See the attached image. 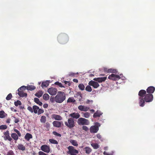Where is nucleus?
I'll return each mask as SVG.
<instances>
[{
  "label": "nucleus",
  "instance_id": "obj_1",
  "mask_svg": "<svg viewBox=\"0 0 155 155\" xmlns=\"http://www.w3.org/2000/svg\"><path fill=\"white\" fill-rule=\"evenodd\" d=\"M58 41L60 43L65 44L68 42L69 38L66 34L62 33L59 35L57 37Z\"/></svg>",
  "mask_w": 155,
  "mask_h": 155
},
{
  "label": "nucleus",
  "instance_id": "obj_2",
  "mask_svg": "<svg viewBox=\"0 0 155 155\" xmlns=\"http://www.w3.org/2000/svg\"><path fill=\"white\" fill-rule=\"evenodd\" d=\"M26 86H22L18 89V94L20 97H26L27 94Z\"/></svg>",
  "mask_w": 155,
  "mask_h": 155
},
{
  "label": "nucleus",
  "instance_id": "obj_3",
  "mask_svg": "<svg viewBox=\"0 0 155 155\" xmlns=\"http://www.w3.org/2000/svg\"><path fill=\"white\" fill-rule=\"evenodd\" d=\"M94 126H91L90 128V132L91 133H96L99 130V127L101 126L100 124L97 122L94 123Z\"/></svg>",
  "mask_w": 155,
  "mask_h": 155
},
{
  "label": "nucleus",
  "instance_id": "obj_4",
  "mask_svg": "<svg viewBox=\"0 0 155 155\" xmlns=\"http://www.w3.org/2000/svg\"><path fill=\"white\" fill-rule=\"evenodd\" d=\"M155 91V88L153 86L148 87L146 90L147 94L145 97H153L152 94Z\"/></svg>",
  "mask_w": 155,
  "mask_h": 155
},
{
  "label": "nucleus",
  "instance_id": "obj_5",
  "mask_svg": "<svg viewBox=\"0 0 155 155\" xmlns=\"http://www.w3.org/2000/svg\"><path fill=\"white\" fill-rule=\"evenodd\" d=\"M65 125L68 127L71 128L75 126L74 122L73 119L70 118L67 121L64 123Z\"/></svg>",
  "mask_w": 155,
  "mask_h": 155
},
{
  "label": "nucleus",
  "instance_id": "obj_6",
  "mask_svg": "<svg viewBox=\"0 0 155 155\" xmlns=\"http://www.w3.org/2000/svg\"><path fill=\"white\" fill-rule=\"evenodd\" d=\"M77 123L79 125H88L90 124L88 120L82 117L78 119Z\"/></svg>",
  "mask_w": 155,
  "mask_h": 155
},
{
  "label": "nucleus",
  "instance_id": "obj_7",
  "mask_svg": "<svg viewBox=\"0 0 155 155\" xmlns=\"http://www.w3.org/2000/svg\"><path fill=\"white\" fill-rule=\"evenodd\" d=\"M68 148V153L71 155H77V154L79 152L78 151L75 149L73 146H69Z\"/></svg>",
  "mask_w": 155,
  "mask_h": 155
},
{
  "label": "nucleus",
  "instance_id": "obj_8",
  "mask_svg": "<svg viewBox=\"0 0 155 155\" xmlns=\"http://www.w3.org/2000/svg\"><path fill=\"white\" fill-rule=\"evenodd\" d=\"M108 78L113 81H117L120 79V77L118 75L112 74L109 76Z\"/></svg>",
  "mask_w": 155,
  "mask_h": 155
},
{
  "label": "nucleus",
  "instance_id": "obj_9",
  "mask_svg": "<svg viewBox=\"0 0 155 155\" xmlns=\"http://www.w3.org/2000/svg\"><path fill=\"white\" fill-rule=\"evenodd\" d=\"M57 91L56 88L53 87H50L48 90V93L51 95H55L57 93Z\"/></svg>",
  "mask_w": 155,
  "mask_h": 155
},
{
  "label": "nucleus",
  "instance_id": "obj_10",
  "mask_svg": "<svg viewBox=\"0 0 155 155\" xmlns=\"http://www.w3.org/2000/svg\"><path fill=\"white\" fill-rule=\"evenodd\" d=\"M41 149L42 151L47 153H48L50 152V147L45 144L41 146Z\"/></svg>",
  "mask_w": 155,
  "mask_h": 155
},
{
  "label": "nucleus",
  "instance_id": "obj_11",
  "mask_svg": "<svg viewBox=\"0 0 155 155\" xmlns=\"http://www.w3.org/2000/svg\"><path fill=\"white\" fill-rule=\"evenodd\" d=\"M78 109L81 111L86 112L89 110V107L86 106L80 105L78 107Z\"/></svg>",
  "mask_w": 155,
  "mask_h": 155
},
{
  "label": "nucleus",
  "instance_id": "obj_12",
  "mask_svg": "<svg viewBox=\"0 0 155 155\" xmlns=\"http://www.w3.org/2000/svg\"><path fill=\"white\" fill-rule=\"evenodd\" d=\"M88 84L90 86H92L95 88H96L99 86V85L97 82L92 80L89 81Z\"/></svg>",
  "mask_w": 155,
  "mask_h": 155
},
{
  "label": "nucleus",
  "instance_id": "obj_13",
  "mask_svg": "<svg viewBox=\"0 0 155 155\" xmlns=\"http://www.w3.org/2000/svg\"><path fill=\"white\" fill-rule=\"evenodd\" d=\"M107 77H105L101 78H94L93 80L95 81L98 82L99 83H101L107 79Z\"/></svg>",
  "mask_w": 155,
  "mask_h": 155
},
{
  "label": "nucleus",
  "instance_id": "obj_14",
  "mask_svg": "<svg viewBox=\"0 0 155 155\" xmlns=\"http://www.w3.org/2000/svg\"><path fill=\"white\" fill-rule=\"evenodd\" d=\"M51 117L52 118L58 120H61L62 119V118L61 116L56 114H52Z\"/></svg>",
  "mask_w": 155,
  "mask_h": 155
},
{
  "label": "nucleus",
  "instance_id": "obj_15",
  "mask_svg": "<svg viewBox=\"0 0 155 155\" xmlns=\"http://www.w3.org/2000/svg\"><path fill=\"white\" fill-rule=\"evenodd\" d=\"M147 94V91L144 90H141L139 92L138 95L140 97H145Z\"/></svg>",
  "mask_w": 155,
  "mask_h": 155
},
{
  "label": "nucleus",
  "instance_id": "obj_16",
  "mask_svg": "<svg viewBox=\"0 0 155 155\" xmlns=\"http://www.w3.org/2000/svg\"><path fill=\"white\" fill-rule=\"evenodd\" d=\"M4 138L5 140H8L9 141H11L12 140V138L9 136L8 131H7L4 133Z\"/></svg>",
  "mask_w": 155,
  "mask_h": 155
},
{
  "label": "nucleus",
  "instance_id": "obj_17",
  "mask_svg": "<svg viewBox=\"0 0 155 155\" xmlns=\"http://www.w3.org/2000/svg\"><path fill=\"white\" fill-rule=\"evenodd\" d=\"M52 124L54 126L57 127H61V124H62V122L54 121L53 122Z\"/></svg>",
  "mask_w": 155,
  "mask_h": 155
},
{
  "label": "nucleus",
  "instance_id": "obj_18",
  "mask_svg": "<svg viewBox=\"0 0 155 155\" xmlns=\"http://www.w3.org/2000/svg\"><path fill=\"white\" fill-rule=\"evenodd\" d=\"M27 91H32L36 89V87L33 85H28L26 86Z\"/></svg>",
  "mask_w": 155,
  "mask_h": 155
},
{
  "label": "nucleus",
  "instance_id": "obj_19",
  "mask_svg": "<svg viewBox=\"0 0 155 155\" xmlns=\"http://www.w3.org/2000/svg\"><path fill=\"white\" fill-rule=\"evenodd\" d=\"M69 116L74 118L78 119L80 115L78 113H74L69 114Z\"/></svg>",
  "mask_w": 155,
  "mask_h": 155
},
{
  "label": "nucleus",
  "instance_id": "obj_20",
  "mask_svg": "<svg viewBox=\"0 0 155 155\" xmlns=\"http://www.w3.org/2000/svg\"><path fill=\"white\" fill-rule=\"evenodd\" d=\"M84 150L86 153L87 154H90L92 151V149L90 147H85Z\"/></svg>",
  "mask_w": 155,
  "mask_h": 155
},
{
  "label": "nucleus",
  "instance_id": "obj_21",
  "mask_svg": "<svg viewBox=\"0 0 155 155\" xmlns=\"http://www.w3.org/2000/svg\"><path fill=\"white\" fill-rule=\"evenodd\" d=\"M102 114L103 113H102L101 111L97 110L94 113L93 115V117L94 118H95L97 117H99L102 115Z\"/></svg>",
  "mask_w": 155,
  "mask_h": 155
},
{
  "label": "nucleus",
  "instance_id": "obj_22",
  "mask_svg": "<svg viewBox=\"0 0 155 155\" xmlns=\"http://www.w3.org/2000/svg\"><path fill=\"white\" fill-rule=\"evenodd\" d=\"M44 92L41 90H39L34 94L37 97H41L43 94Z\"/></svg>",
  "mask_w": 155,
  "mask_h": 155
},
{
  "label": "nucleus",
  "instance_id": "obj_23",
  "mask_svg": "<svg viewBox=\"0 0 155 155\" xmlns=\"http://www.w3.org/2000/svg\"><path fill=\"white\" fill-rule=\"evenodd\" d=\"M18 149L22 151H24L26 149L25 147L21 144H19L17 146Z\"/></svg>",
  "mask_w": 155,
  "mask_h": 155
},
{
  "label": "nucleus",
  "instance_id": "obj_24",
  "mask_svg": "<svg viewBox=\"0 0 155 155\" xmlns=\"http://www.w3.org/2000/svg\"><path fill=\"white\" fill-rule=\"evenodd\" d=\"M50 82L48 81H45L43 82H42L41 86L42 88L44 87H48L49 85V84Z\"/></svg>",
  "mask_w": 155,
  "mask_h": 155
},
{
  "label": "nucleus",
  "instance_id": "obj_25",
  "mask_svg": "<svg viewBox=\"0 0 155 155\" xmlns=\"http://www.w3.org/2000/svg\"><path fill=\"white\" fill-rule=\"evenodd\" d=\"M32 137V135L29 133H27L25 136V138L28 141Z\"/></svg>",
  "mask_w": 155,
  "mask_h": 155
},
{
  "label": "nucleus",
  "instance_id": "obj_26",
  "mask_svg": "<svg viewBox=\"0 0 155 155\" xmlns=\"http://www.w3.org/2000/svg\"><path fill=\"white\" fill-rule=\"evenodd\" d=\"M7 115L4 111H0V118H4L6 117Z\"/></svg>",
  "mask_w": 155,
  "mask_h": 155
},
{
  "label": "nucleus",
  "instance_id": "obj_27",
  "mask_svg": "<svg viewBox=\"0 0 155 155\" xmlns=\"http://www.w3.org/2000/svg\"><path fill=\"white\" fill-rule=\"evenodd\" d=\"M11 137L15 140H17L18 139V134L15 133H12L11 134Z\"/></svg>",
  "mask_w": 155,
  "mask_h": 155
},
{
  "label": "nucleus",
  "instance_id": "obj_28",
  "mask_svg": "<svg viewBox=\"0 0 155 155\" xmlns=\"http://www.w3.org/2000/svg\"><path fill=\"white\" fill-rule=\"evenodd\" d=\"M64 100H65V97L56 98L55 101L58 103H61Z\"/></svg>",
  "mask_w": 155,
  "mask_h": 155
},
{
  "label": "nucleus",
  "instance_id": "obj_29",
  "mask_svg": "<svg viewBox=\"0 0 155 155\" xmlns=\"http://www.w3.org/2000/svg\"><path fill=\"white\" fill-rule=\"evenodd\" d=\"M55 97H65L64 93L63 92L61 91H58L57 94Z\"/></svg>",
  "mask_w": 155,
  "mask_h": 155
},
{
  "label": "nucleus",
  "instance_id": "obj_30",
  "mask_svg": "<svg viewBox=\"0 0 155 155\" xmlns=\"http://www.w3.org/2000/svg\"><path fill=\"white\" fill-rule=\"evenodd\" d=\"M33 111L35 114L38 113V109H39V107L36 105L33 106Z\"/></svg>",
  "mask_w": 155,
  "mask_h": 155
},
{
  "label": "nucleus",
  "instance_id": "obj_31",
  "mask_svg": "<svg viewBox=\"0 0 155 155\" xmlns=\"http://www.w3.org/2000/svg\"><path fill=\"white\" fill-rule=\"evenodd\" d=\"M82 116L86 118H88L90 116V114L89 113L86 112L85 113H82Z\"/></svg>",
  "mask_w": 155,
  "mask_h": 155
},
{
  "label": "nucleus",
  "instance_id": "obj_32",
  "mask_svg": "<svg viewBox=\"0 0 155 155\" xmlns=\"http://www.w3.org/2000/svg\"><path fill=\"white\" fill-rule=\"evenodd\" d=\"M70 142L74 146L77 147L78 146L77 142L75 140H70Z\"/></svg>",
  "mask_w": 155,
  "mask_h": 155
},
{
  "label": "nucleus",
  "instance_id": "obj_33",
  "mask_svg": "<svg viewBox=\"0 0 155 155\" xmlns=\"http://www.w3.org/2000/svg\"><path fill=\"white\" fill-rule=\"evenodd\" d=\"M34 101L39 105L41 106L42 104V102L40 101L39 99L37 97H35L34 98Z\"/></svg>",
  "mask_w": 155,
  "mask_h": 155
},
{
  "label": "nucleus",
  "instance_id": "obj_34",
  "mask_svg": "<svg viewBox=\"0 0 155 155\" xmlns=\"http://www.w3.org/2000/svg\"><path fill=\"white\" fill-rule=\"evenodd\" d=\"M46 120V118L45 116H42L41 117L40 121L41 123H45Z\"/></svg>",
  "mask_w": 155,
  "mask_h": 155
},
{
  "label": "nucleus",
  "instance_id": "obj_35",
  "mask_svg": "<svg viewBox=\"0 0 155 155\" xmlns=\"http://www.w3.org/2000/svg\"><path fill=\"white\" fill-rule=\"evenodd\" d=\"M144 100L142 98H140L139 102L140 106L141 107H143L144 105Z\"/></svg>",
  "mask_w": 155,
  "mask_h": 155
},
{
  "label": "nucleus",
  "instance_id": "obj_36",
  "mask_svg": "<svg viewBox=\"0 0 155 155\" xmlns=\"http://www.w3.org/2000/svg\"><path fill=\"white\" fill-rule=\"evenodd\" d=\"M91 145L94 149H98L99 147V145L97 143H92L91 144Z\"/></svg>",
  "mask_w": 155,
  "mask_h": 155
},
{
  "label": "nucleus",
  "instance_id": "obj_37",
  "mask_svg": "<svg viewBox=\"0 0 155 155\" xmlns=\"http://www.w3.org/2000/svg\"><path fill=\"white\" fill-rule=\"evenodd\" d=\"M79 88L81 90L83 91L84 89L85 86L82 84H80L78 86Z\"/></svg>",
  "mask_w": 155,
  "mask_h": 155
},
{
  "label": "nucleus",
  "instance_id": "obj_38",
  "mask_svg": "<svg viewBox=\"0 0 155 155\" xmlns=\"http://www.w3.org/2000/svg\"><path fill=\"white\" fill-rule=\"evenodd\" d=\"M153 97H144V100L146 102H150L153 100Z\"/></svg>",
  "mask_w": 155,
  "mask_h": 155
},
{
  "label": "nucleus",
  "instance_id": "obj_39",
  "mask_svg": "<svg viewBox=\"0 0 155 155\" xmlns=\"http://www.w3.org/2000/svg\"><path fill=\"white\" fill-rule=\"evenodd\" d=\"M49 142L51 143L54 144H58V142L56 140L52 139H50L49 140Z\"/></svg>",
  "mask_w": 155,
  "mask_h": 155
},
{
  "label": "nucleus",
  "instance_id": "obj_40",
  "mask_svg": "<svg viewBox=\"0 0 155 155\" xmlns=\"http://www.w3.org/2000/svg\"><path fill=\"white\" fill-rule=\"evenodd\" d=\"M54 84L58 85V86L61 87H64V86H63L62 84L61 83H60L58 81L54 83Z\"/></svg>",
  "mask_w": 155,
  "mask_h": 155
},
{
  "label": "nucleus",
  "instance_id": "obj_41",
  "mask_svg": "<svg viewBox=\"0 0 155 155\" xmlns=\"http://www.w3.org/2000/svg\"><path fill=\"white\" fill-rule=\"evenodd\" d=\"M14 104L17 107L18 105H21V103L20 101L18 100L14 102Z\"/></svg>",
  "mask_w": 155,
  "mask_h": 155
},
{
  "label": "nucleus",
  "instance_id": "obj_42",
  "mask_svg": "<svg viewBox=\"0 0 155 155\" xmlns=\"http://www.w3.org/2000/svg\"><path fill=\"white\" fill-rule=\"evenodd\" d=\"M85 90L87 91L91 92L92 91V88L89 85H87L85 88Z\"/></svg>",
  "mask_w": 155,
  "mask_h": 155
},
{
  "label": "nucleus",
  "instance_id": "obj_43",
  "mask_svg": "<svg viewBox=\"0 0 155 155\" xmlns=\"http://www.w3.org/2000/svg\"><path fill=\"white\" fill-rule=\"evenodd\" d=\"M117 70L115 69H113L111 68L108 69L107 73H115Z\"/></svg>",
  "mask_w": 155,
  "mask_h": 155
},
{
  "label": "nucleus",
  "instance_id": "obj_44",
  "mask_svg": "<svg viewBox=\"0 0 155 155\" xmlns=\"http://www.w3.org/2000/svg\"><path fill=\"white\" fill-rule=\"evenodd\" d=\"M67 101L68 102L74 103L75 101V100L74 99L73 97H69Z\"/></svg>",
  "mask_w": 155,
  "mask_h": 155
},
{
  "label": "nucleus",
  "instance_id": "obj_45",
  "mask_svg": "<svg viewBox=\"0 0 155 155\" xmlns=\"http://www.w3.org/2000/svg\"><path fill=\"white\" fill-rule=\"evenodd\" d=\"M14 131V132H15L18 135V136L19 137H20L21 136V134L20 133V132L17 130L16 129H13Z\"/></svg>",
  "mask_w": 155,
  "mask_h": 155
},
{
  "label": "nucleus",
  "instance_id": "obj_46",
  "mask_svg": "<svg viewBox=\"0 0 155 155\" xmlns=\"http://www.w3.org/2000/svg\"><path fill=\"white\" fill-rule=\"evenodd\" d=\"M7 128V126L6 125H2L0 126V129L5 130Z\"/></svg>",
  "mask_w": 155,
  "mask_h": 155
},
{
  "label": "nucleus",
  "instance_id": "obj_47",
  "mask_svg": "<svg viewBox=\"0 0 155 155\" xmlns=\"http://www.w3.org/2000/svg\"><path fill=\"white\" fill-rule=\"evenodd\" d=\"M44 112V110L41 109H39L38 112V114L39 115L41 114H42Z\"/></svg>",
  "mask_w": 155,
  "mask_h": 155
},
{
  "label": "nucleus",
  "instance_id": "obj_48",
  "mask_svg": "<svg viewBox=\"0 0 155 155\" xmlns=\"http://www.w3.org/2000/svg\"><path fill=\"white\" fill-rule=\"evenodd\" d=\"M82 128L83 130H85L86 131H88L89 130L88 128L86 126H83V127H82Z\"/></svg>",
  "mask_w": 155,
  "mask_h": 155
},
{
  "label": "nucleus",
  "instance_id": "obj_49",
  "mask_svg": "<svg viewBox=\"0 0 155 155\" xmlns=\"http://www.w3.org/2000/svg\"><path fill=\"white\" fill-rule=\"evenodd\" d=\"M61 97H51L50 99V101L51 102H54L55 101V99L56 98H61Z\"/></svg>",
  "mask_w": 155,
  "mask_h": 155
},
{
  "label": "nucleus",
  "instance_id": "obj_50",
  "mask_svg": "<svg viewBox=\"0 0 155 155\" xmlns=\"http://www.w3.org/2000/svg\"><path fill=\"white\" fill-rule=\"evenodd\" d=\"M53 134L54 135L59 137H61V135L60 134H59L55 131H54L53 132Z\"/></svg>",
  "mask_w": 155,
  "mask_h": 155
},
{
  "label": "nucleus",
  "instance_id": "obj_51",
  "mask_svg": "<svg viewBox=\"0 0 155 155\" xmlns=\"http://www.w3.org/2000/svg\"><path fill=\"white\" fill-rule=\"evenodd\" d=\"M113 151H112L111 153H109L106 151H104L103 153L105 155H113Z\"/></svg>",
  "mask_w": 155,
  "mask_h": 155
},
{
  "label": "nucleus",
  "instance_id": "obj_52",
  "mask_svg": "<svg viewBox=\"0 0 155 155\" xmlns=\"http://www.w3.org/2000/svg\"><path fill=\"white\" fill-rule=\"evenodd\" d=\"M7 155H14V153L12 151L9 150L8 152Z\"/></svg>",
  "mask_w": 155,
  "mask_h": 155
},
{
  "label": "nucleus",
  "instance_id": "obj_53",
  "mask_svg": "<svg viewBox=\"0 0 155 155\" xmlns=\"http://www.w3.org/2000/svg\"><path fill=\"white\" fill-rule=\"evenodd\" d=\"M27 109L31 113L33 112V107L32 108L31 107L28 106L27 108Z\"/></svg>",
  "mask_w": 155,
  "mask_h": 155
},
{
  "label": "nucleus",
  "instance_id": "obj_54",
  "mask_svg": "<svg viewBox=\"0 0 155 155\" xmlns=\"http://www.w3.org/2000/svg\"><path fill=\"white\" fill-rule=\"evenodd\" d=\"M86 104H92L93 103L92 100H87L85 102Z\"/></svg>",
  "mask_w": 155,
  "mask_h": 155
},
{
  "label": "nucleus",
  "instance_id": "obj_55",
  "mask_svg": "<svg viewBox=\"0 0 155 155\" xmlns=\"http://www.w3.org/2000/svg\"><path fill=\"white\" fill-rule=\"evenodd\" d=\"M38 154L39 155H47L46 153L41 151L38 152Z\"/></svg>",
  "mask_w": 155,
  "mask_h": 155
},
{
  "label": "nucleus",
  "instance_id": "obj_56",
  "mask_svg": "<svg viewBox=\"0 0 155 155\" xmlns=\"http://www.w3.org/2000/svg\"><path fill=\"white\" fill-rule=\"evenodd\" d=\"M64 83L65 84H68V86H70L71 84L69 81H65Z\"/></svg>",
  "mask_w": 155,
  "mask_h": 155
},
{
  "label": "nucleus",
  "instance_id": "obj_57",
  "mask_svg": "<svg viewBox=\"0 0 155 155\" xmlns=\"http://www.w3.org/2000/svg\"><path fill=\"white\" fill-rule=\"evenodd\" d=\"M108 69L107 68H104L103 69H104V72L107 73Z\"/></svg>",
  "mask_w": 155,
  "mask_h": 155
},
{
  "label": "nucleus",
  "instance_id": "obj_58",
  "mask_svg": "<svg viewBox=\"0 0 155 155\" xmlns=\"http://www.w3.org/2000/svg\"><path fill=\"white\" fill-rule=\"evenodd\" d=\"M97 138L99 139H101V135L99 134H97Z\"/></svg>",
  "mask_w": 155,
  "mask_h": 155
},
{
  "label": "nucleus",
  "instance_id": "obj_59",
  "mask_svg": "<svg viewBox=\"0 0 155 155\" xmlns=\"http://www.w3.org/2000/svg\"><path fill=\"white\" fill-rule=\"evenodd\" d=\"M19 121V120L17 118H15L14 122L15 123H17Z\"/></svg>",
  "mask_w": 155,
  "mask_h": 155
},
{
  "label": "nucleus",
  "instance_id": "obj_60",
  "mask_svg": "<svg viewBox=\"0 0 155 155\" xmlns=\"http://www.w3.org/2000/svg\"><path fill=\"white\" fill-rule=\"evenodd\" d=\"M48 104H44V105H43V107L44 108H46L48 107Z\"/></svg>",
  "mask_w": 155,
  "mask_h": 155
},
{
  "label": "nucleus",
  "instance_id": "obj_61",
  "mask_svg": "<svg viewBox=\"0 0 155 155\" xmlns=\"http://www.w3.org/2000/svg\"><path fill=\"white\" fill-rule=\"evenodd\" d=\"M42 97H49V96L48 94H44Z\"/></svg>",
  "mask_w": 155,
  "mask_h": 155
},
{
  "label": "nucleus",
  "instance_id": "obj_62",
  "mask_svg": "<svg viewBox=\"0 0 155 155\" xmlns=\"http://www.w3.org/2000/svg\"><path fill=\"white\" fill-rule=\"evenodd\" d=\"M73 81L76 83H78V79H74L73 80Z\"/></svg>",
  "mask_w": 155,
  "mask_h": 155
},
{
  "label": "nucleus",
  "instance_id": "obj_63",
  "mask_svg": "<svg viewBox=\"0 0 155 155\" xmlns=\"http://www.w3.org/2000/svg\"><path fill=\"white\" fill-rule=\"evenodd\" d=\"M11 109L12 110L14 111L15 112H16L17 111V110L16 109H15L13 107H11Z\"/></svg>",
  "mask_w": 155,
  "mask_h": 155
},
{
  "label": "nucleus",
  "instance_id": "obj_64",
  "mask_svg": "<svg viewBox=\"0 0 155 155\" xmlns=\"http://www.w3.org/2000/svg\"><path fill=\"white\" fill-rule=\"evenodd\" d=\"M7 97H12V94L11 93L9 94L7 96Z\"/></svg>",
  "mask_w": 155,
  "mask_h": 155
}]
</instances>
